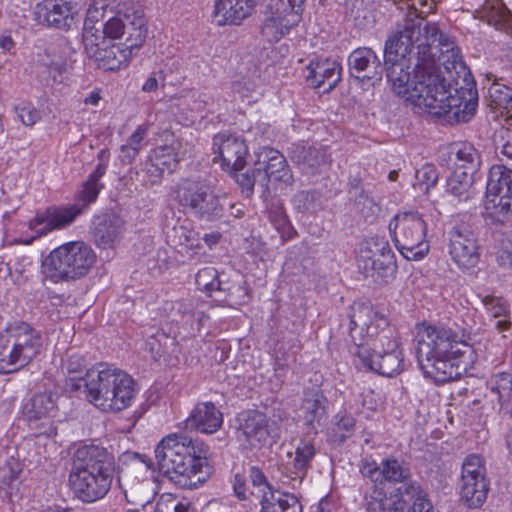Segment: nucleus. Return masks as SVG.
<instances>
[{
  "instance_id": "obj_1",
  "label": "nucleus",
  "mask_w": 512,
  "mask_h": 512,
  "mask_svg": "<svg viewBox=\"0 0 512 512\" xmlns=\"http://www.w3.org/2000/svg\"><path fill=\"white\" fill-rule=\"evenodd\" d=\"M467 67L455 42L417 46L415 75L405 100L434 117L467 122L478 107L476 89L460 85L466 81Z\"/></svg>"
},
{
  "instance_id": "obj_2",
  "label": "nucleus",
  "mask_w": 512,
  "mask_h": 512,
  "mask_svg": "<svg viewBox=\"0 0 512 512\" xmlns=\"http://www.w3.org/2000/svg\"><path fill=\"white\" fill-rule=\"evenodd\" d=\"M416 355L426 378L442 384L461 377L472 362V347L452 329L422 324L418 327Z\"/></svg>"
},
{
  "instance_id": "obj_3",
  "label": "nucleus",
  "mask_w": 512,
  "mask_h": 512,
  "mask_svg": "<svg viewBox=\"0 0 512 512\" xmlns=\"http://www.w3.org/2000/svg\"><path fill=\"white\" fill-rule=\"evenodd\" d=\"M207 454L203 442L178 433L165 436L155 448L159 470L183 489H196L207 481L211 474Z\"/></svg>"
},
{
  "instance_id": "obj_4",
  "label": "nucleus",
  "mask_w": 512,
  "mask_h": 512,
  "mask_svg": "<svg viewBox=\"0 0 512 512\" xmlns=\"http://www.w3.org/2000/svg\"><path fill=\"white\" fill-rule=\"evenodd\" d=\"M115 479V460L106 448L84 445L76 449L69 472V486L83 503L103 499Z\"/></svg>"
},
{
  "instance_id": "obj_5",
  "label": "nucleus",
  "mask_w": 512,
  "mask_h": 512,
  "mask_svg": "<svg viewBox=\"0 0 512 512\" xmlns=\"http://www.w3.org/2000/svg\"><path fill=\"white\" fill-rule=\"evenodd\" d=\"M87 400L103 412H119L131 406L136 383L126 372L107 364L86 371Z\"/></svg>"
},
{
  "instance_id": "obj_6",
  "label": "nucleus",
  "mask_w": 512,
  "mask_h": 512,
  "mask_svg": "<svg viewBox=\"0 0 512 512\" xmlns=\"http://www.w3.org/2000/svg\"><path fill=\"white\" fill-rule=\"evenodd\" d=\"M348 317L352 347L362 343L370 347L372 353L399 349L397 331L383 311L375 309L370 303L356 301L351 305Z\"/></svg>"
},
{
  "instance_id": "obj_7",
  "label": "nucleus",
  "mask_w": 512,
  "mask_h": 512,
  "mask_svg": "<svg viewBox=\"0 0 512 512\" xmlns=\"http://www.w3.org/2000/svg\"><path fill=\"white\" fill-rule=\"evenodd\" d=\"M415 24H406L401 31H395L385 42L384 63L386 77L394 93L403 99L411 88V66L415 72L417 43L414 35L419 32Z\"/></svg>"
},
{
  "instance_id": "obj_8",
  "label": "nucleus",
  "mask_w": 512,
  "mask_h": 512,
  "mask_svg": "<svg viewBox=\"0 0 512 512\" xmlns=\"http://www.w3.org/2000/svg\"><path fill=\"white\" fill-rule=\"evenodd\" d=\"M97 260L92 246L83 240L63 243L43 260L41 273L54 283L84 278Z\"/></svg>"
},
{
  "instance_id": "obj_9",
  "label": "nucleus",
  "mask_w": 512,
  "mask_h": 512,
  "mask_svg": "<svg viewBox=\"0 0 512 512\" xmlns=\"http://www.w3.org/2000/svg\"><path fill=\"white\" fill-rule=\"evenodd\" d=\"M171 197L185 213L200 220L214 221L223 214L221 198L199 180H180L172 187Z\"/></svg>"
},
{
  "instance_id": "obj_10",
  "label": "nucleus",
  "mask_w": 512,
  "mask_h": 512,
  "mask_svg": "<svg viewBox=\"0 0 512 512\" xmlns=\"http://www.w3.org/2000/svg\"><path fill=\"white\" fill-rule=\"evenodd\" d=\"M396 248L408 260H421L429 251L426 241L427 224L417 211L396 214L389 223Z\"/></svg>"
},
{
  "instance_id": "obj_11",
  "label": "nucleus",
  "mask_w": 512,
  "mask_h": 512,
  "mask_svg": "<svg viewBox=\"0 0 512 512\" xmlns=\"http://www.w3.org/2000/svg\"><path fill=\"white\" fill-rule=\"evenodd\" d=\"M485 198L486 220L501 225L512 220V169L504 165L490 168Z\"/></svg>"
},
{
  "instance_id": "obj_12",
  "label": "nucleus",
  "mask_w": 512,
  "mask_h": 512,
  "mask_svg": "<svg viewBox=\"0 0 512 512\" xmlns=\"http://www.w3.org/2000/svg\"><path fill=\"white\" fill-rule=\"evenodd\" d=\"M357 267L366 277L387 281L396 271L394 253L384 237L373 236L360 247Z\"/></svg>"
},
{
  "instance_id": "obj_13",
  "label": "nucleus",
  "mask_w": 512,
  "mask_h": 512,
  "mask_svg": "<svg viewBox=\"0 0 512 512\" xmlns=\"http://www.w3.org/2000/svg\"><path fill=\"white\" fill-rule=\"evenodd\" d=\"M32 334L20 325H9L0 332V374L20 370L29 362Z\"/></svg>"
},
{
  "instance_id": "obj_14",
  "label": "nucleus",
  "mask_w": 512,
  "mask_h": 512,
  "mask_svg": "<svg viewBox=\"0 0 512 512\" xmlns=\"http://www.w3.org/2000/svg\"><path fill=\"white\" fill-rule=\"evenodd\" d=\"M406 6L407 12L403 18V22L397 25L396 31L404 29L406 24L410 22L415 24V29L419 32L415 33L414 39L417 46L441 45L444 42H454L447 35L443 34L436 23L425 22V17L433 11L436 0H400Z\"/></svg>"
},
{
  "instance_id": "obj_15",
  "label": "nucleus",
  "mask_w": 512,
  "mask_h": 512,
  "mask_svg": "<svg viewBox=\"0 0 512 512\" xmlns=\"http://www.w3.org/2000/svg\"><path fill=\"white\" fill-rule=\"evenodd\" d=\"M83 45L87 56L106 71H115L127 66L133 49L136 48L125 44L109 45L102 35H96V32L90 29L84 34Z\"/></svg>"
},
{
  "instance_id": "obj_16",
  "label": "nucleus",
  "mask_w": 512,
  "mask_h": 512,
  "mask_svg": "<svg viewBox=\"0 0 512 512\" xmlns=\"http://www.w3.org/2000/svg\"><path fill=\"white\" fill-rule=\"evenodd\" d=\"M449 254L461 269L475 267L481 257L478 233L469 224H457L449 232Z\"/></svg>"
},
{
  "instance_id": "obj_17",
  "label": "nucleus",
  "mask_w": 512,
  "mask_h": 512,
  "mask_svg": "<svg viewBox=\"0 0 512 512\" xmlns=\"http://www.w3.org/2000/svg\"><path fill=\"white\" fill-rule=\"evenodd\" d=\"M102 33L104 39H118L126 35L124 44L139 48L147 34L146 19L141 10H133L131 13L118 12L105 22Z\"/></svg>"
},
{
  "instance_id": "obj_18",
  "label": "nucleus",
  "mask_w": 512,
  "mask_h": 512,
  "mask_svg": "<svg viewBox=\"0 0 512 512\" xmlns=\"http://www.w3.org/2000/svg\"><path fill=\"white\" fill-rule=\"evenodd\" d=\"M212 150L215 155L213 162H219L227 173L245 168L249 152L241 136L227 131L219 132L213 137Z\"/></svg>"
},
{
  "instance_id": "obj_19",
  "label": "nucleus",
  "mask_w": 512,
  "mask_h": 512,
  "mask_svg": "<svg viewBox=\"0 0 512 512\" xmlns=\"http://www.w3.org/2000/svg\"><path fill=\"white\" fill-rule=\"evenodd\" d=\"M350 352L362 367L385 377H393L403 370V354L399 349L385 350L382 353H372L371 348L357 343Z\"/></svg>"
},
{
  "instance_id": "obj_20",
  "label": "nucleus",
  "mask_w": 512,
  "mask_h": 512,
  "mask_svg": "<svg viewBox=\"0 0 512 512\" xmlns=\"http://www.w3.org/2000/svg\"><path fill=\"white\" fill-rule=\"evenodd\" d=\"M349 73L357 80L379 82L383 75V64L374 50L360 47L348 57Z\"/></svg>"
},
{
  "instance_id": "obj_21",
  "label": "nucleus",
  "mask_w": 512,
  "mask_h": 512,
  "mask_svg": "<svg viewBox=\"0 0 512 512\" xmlns=\"http://www.w3.org/2000/svg\"><path fill=\"white\" fill-rule=\"evenodd\" d=\"M258 176H261V183L278 182L284 185H291L293 175L285 157L273 148H264L259 155Z\"/></svg>"
},
{
  "instance_id": "obj_22",
  "label": "nucleus",
  "mask_w": 512,
  "mask_h": 512,
  "mask_svg": "<svg viewBox=\"0 0 512 512\" xmlns=\"http://www.w3.org/2000/svg\"><path fill=\"white\" fill-rule=\"evenodd\" d=\"M180 159L172 146H159L151 151L142 172L147 176L146 185L158 184L165 173H172Z\"/></svg>"
},
{
  "instance_id": "obj_23",
  "label": "nucleus",
  "mask_w": 512,
  "mask_h": 512,
  "mask_svg": "<svg viewBox=\"0 0 512 512\" xmlns=\"http://www.w3.org/2000/svg\"><path fill=\"white\" fill-rule=\"evenodd\" d=\"M34 15L40 24L58 29H70L74 24L72 7L63 0H44L38 3Z\"/></svg>"
},
{
  "instance_id": "obj_24",
  "label": "nucleus",
  "mask_w": 512,
  "mask_h": 512,
  "mask_svg": "<svg viewBox=\"0 0 512 512\" xmlns=\"http://www.w3.org/2000/svg\"><path fill=\"white\" fill-rule=\"evenodd\" d=\"M239 420V432L253 447L266 444L273 436L269 419L262 412L255 410L243 412Z\"/></svg>"
},
{
  "instance_id": "obj_25",
  "label": "nucleus",
  "mask_w": 512,
  "mask_h": 512,
  "mask_svg": "<svg viewBox=\"0 0 512 512\" xmlns=\"http://www.w3.org/2000/svg\"><path fill=\"white\" fill-rule=\"evenodd\" d=\"M222 424V412L210 401L197 403L185 420L186 428L205 434L217 432Z\"/></svg>"
},
{
  "instance_id": "obj_26",
  "label": "nucleus",
  "mask_w": 512,
  "mask_h": 512,
  "mask_svg": "<svg viewBox=\"0 0 512 512\" xmlns=\"http://www.w3.org/2000/svg\"><path fill=\"white\" fill-rule=\"evenodd\" d=\"M258 0H216L212 14L218 26L238 25L251 15Z\"/></svg>"
},
{
  "instance_id": "obj_27",
  "label": "nucleus",
  "mask_w": 512,
  "mask_h": 512,
  "mask_svg": "<svg viewBox=\"0 0 512 512\" xmlns=\"http://www.w3.org/2000/svg\"><path fill=\"white\" fill-rule=\"evenodd\" d=\"M93 238L100 248H112L122 237L124 221L116 214L96 217L93 222Z\"/></svg>"
},
{
  "instance_id": "obj_28",
  "label": "nucleus",
  "mask_w": 512,
  "mask_h": 512,
  "mask_svg": "<svg viewBox=\"0 0 512 512\" xmlns=\"http://www.w3.org/2000/svg\"><path fill=\"white\" fill-rule=\"evenodd\" d=\"M306 80L315 88L328 85L332 90L341 79V66L335 60L316 59L307 66Z\"/></svg>"
},
{
  "instance_id": "obj_29",
  "label": "nucleus",
  "mask_w": 512,
  "mask_h": 512,
  "mask_svg": "<svg viewBox=\"0 0 512 512\" xmlns=\"http://www.w3.org/2000/svg\"><path fill=\"white\" fill-rule=\"evenodd\" d=\"M260 503L261 512H302V505L294 494L276 489L264 491Z\"/></svg>"
},
{
  "instance_id": "obj_30",
  "label": "nucleus",
  "mask_w": 512,
  "mask_h": 512,
  "mask_svg": "<svg viewBox=\"0 0 512 512\" xmlns=\"http://www.w3.org/2000/svg\"><path fill=\"white\" fill-rule=\"evenodd\" d=\"M129 475H120L117 479L126 501L134 506L145 507L153 499L150 481H135Z\"/></svg>"
},
{
  "instance_id": "obj_31",
  "label": "nucleus",
  "mask_w": 512,
  "mask_h": 512,
  "mask_svg": "<svg viewBox=\"0 0 512 512\" xmlns=\"http://www.w3.org/2000/svg\"><path fill=\"white\" fill-rule=\"evenodd\" d=\"M488 491L489 483L486 477H461V499L469 508L481 507L487 499Z\"/></svg>"
},
{
  "instance_id": "obj_32",
  "label": "nucleus",
  "mask_w": 512,
  "mask_h": 512,
  "mask_svg": "<svg viewBox=\"0 0 512 512\" xmlns=\"http://www.w3.org/2000/svg\"><path fill=\"white\" fill-rule=\"evenodd\" d=\"M476 176L454 170L446 181V192L460 202L468 201L476 195L474 183Z\"/></svg>"
},
{
  "instance_id": "obj_33",
  "label": "nucleus",
  "mask_w": 512,
  "mask_h": 512,
  "mask_svg": "<svg viewBox=\"0 0 512 512\" xmlns=\"http://www.w3.org/2000/svg\"><path fill=\"white\" fill-rule=\"evenodd\" d=\"M454 170L476 176L482 164L480 152L470 143L456 144L453 148Z\"/></svg>"
},
{
  "instance_id": "obj_34",
  "label": "nucleus",
  "mask_w": 512,
  "mask_h": 512,
  "mask_svg": "<svg viewBox=\"0 0 512 512\" xmlns=\"http://www.w3.org/2000/svg\"><path fill=\"white\" fill-rule=\"evenodd\" d=\"M44 220L51 223L55 230H62L72 225L83 214L77 205H61L48 207L44 212ZM43 218H41V221Z\"/></svg>"
},
{
  "instance_id": "obj_35",
  "label": "nucleus",
  "mask_w": 512,
  "mask_h": 512,
  "mask_svg": "<svg viewBox=\"0 0 512 512\" xmlns=\"http://www.w3.org/2000/svg\"><path fill=\"white\" fill-rule=\"evenodd\" d=\"M481 302L484 305L486 312L494 319H497L495 322V328L499 332L507 331L511 328V320H510V308L503 298L494 296V295H484L481 296Z\"/></svg>"
},
{
  "instance_id": "obj_36",
  "label": "nucleus",
  "mask_w": 512,
  "mask_h": 512,
  "mask_svg": "<svg viewBox=\"0 0 512 512\" xmlns=\"http://www.w3.org/2000/svg\"><path fill=\"white\" fill-rule=\"evenodd\" d=\"M406 484L400 485L393 491L384 494L379 499H373L369 502L371 512H406L408 500L405 494Z\"/></svg>"
},
{
  "instance_id": "obj_37",
  "label": "nucleus",
  "mask_w": 512,
  "mask_h": 512,
  "mask_svg": "<svg viewBox=\"0 0 512 512\" xmlns=\"http://www.w3.org/2000/svg\"><path fill=\"white\" fill-rule=\"evenodd\" d=\"M280 481L292 489L301 486L303 480L308 474V469L298 462L292 452H288L286 459L279 465Z\"/></svg>"
},
{
  "instance_id": "obj_38",
  "label": "nucleus",
  "mask_w": 512,
  "mask_h": 512,
  "mask_svg": "<svg viewBox=\"0 0 512 512\" xmlns=\"http://www.w3.org/2000/svg\"><path fill=\"white\" fill-rule=\"evenodd\" d=\"M491 391L497 395L500 413L512 415V376L506 372L495 374L491 380Z\"/></svg>"
},
{
  "instance_id": "obj_39",
  "label": "nucleus",
  "mask_w": 512,
  "mask_h": 512,
  "mask_svg": "<svg viewBox=\"0 0 512 512\" xmlns=\"http://www.w3.org/2000/svg\"><path fill=\"white\" fill-rule=\"evenodd\" d=\"M293 159L307 174L316 173L327 163L325 154L315 147L297 146L293 151Z\"/></svg>"
},
{
  "instance_id": "obj_40",
  "label": "nucleus",
  "mask_w": 512,
  "mask_h": 512,
  "mask_svg": "<svg viewBox=\"0 0 512 512\" xmlns=\"http://www.w3.org/2000/svg\"><path fill=\"white\" fill-rule=\"evenodd\" d=\"M480 17L496 29H503L510 25L512 14L501 0L486 1L479 11Z\"/></svg>"
},
{
  "instance_id": "obj_41",
  "label": "nucleus",
  "mask_w": 512,
  "mask_h": 512,
  "mask_svg": "<svg viewBox=\"0 0 512 512\" xmlns=\"http://www.w3.org/2000/svg\"><path fill=\"white\" fill-rule=\"evenodd\" d=\"M153 461L144 454L130 453L126 455L125 468L121 475H129L135 481H150L149 473L153 469Z\"/></svg>"
},
{
  "instance_id": "obj_42",
  "label": "nucleus",
  "mask_w": 512,
  "mask_h": 512,
  "mask_svg": "<svg viewBox=\"0 0 512 512\" xmlns=\"http://www.w3.org/2000/svg\"><path fill=\"white\" fill-rule=\"evenodd\" d=\"M268 219L274 228L278 231L283 240H289L294 237L296 230L290 223L284 206L280 200L270 203L267 209Z\"/></svg>"
},
{
  "instance_id": "obj_43",
  "label": "nucleus",
  "mask_w": 512,
  "mask_h": 512,
  "mask_svg": "<svg viewBox=\"0 0 512 512\" xmlns=\"http://www.w3.org/2000/svg\"><path fill=\"white\" fill-rule=\"evenodd\" d=\"M383 482H396L401 485L417 483L411 480V471L408 464L395 458L382 461Z\"/></svg>"
},
{
  "instance_id": "obj_44",
  "label": "nucleus",
  "mask_w": 512,
  "mask_h": 512,
  "mask_svg": "<svg viewBox=\"0 0 512 512\" xmlns=\"http://www.w3.org/2000/svg\"><path fill=\"white\" fill-rule=\"evenodd\" d=\"M408 504L406 512H434L427 494L418 483H408L405 488Z\"/></svg>"
},
{
  "instance_id": "obj_45",
  "label": "nucleus",
  "mask_w": 512,
  "mask_h": 512,
  "mask_svg": "<svg viewBox=\"0 0 512 512\" xmlns=\"http://www.w3.org/2000/svg\"><path fill=\"white\" fill-rule=\"evenodd\" d=\"M296 24H288L287 16L270 11V16L267 17L262 24V34L269 41H277Z\"/></svg>"
},
{
  "instance_id": "obj_46",
  "label": "nucleus",
  "mask_w": 512,
  "mask_h": 512,
  "mask_svg": "<svg viewBox=\"0 0 512 512\" xmlns=\"http://www.w3.org/2000/svg\"><path fill=\"white\" fill-rule=\"evenodd\" d=\"M305 0H269L268 8L273 13L287 16L288 24H298Z\"/></svg>"
},
{
  "instance_id": "obj_47",
  "label": "nucleus",
  "mask_w": 512,
  "mask_h": 512,
  "mask_svg": "<svg viewBox=\"0 0 512 512\" xmlns=\"http://www.w3.org/2000/svg\"><path fill=\"white\" fill-rule=\"evenodd\" d=\"M301 410L304 415L305 421L309 425L320 423L325 417V399L318 393L312 394L311 397H306L303 400Z\"/></svg>"
},
{
  "instance_id": "obj_48",
  "label": "nucleus",
  "mask_w": 512,
  "mask_h": 512,
  "mask_svg": "<svg viewBox=\"0 0 512 512\" xmlns=\"http://www.w3.org/2000/svg\"><path fill=\"white\" fill-rule=\"evenodd\" d=\"M487 80H492L488 87V98L490 104L497 108H505L509 103L508 100L512 96V88L505 84L499 83L494 75H488Z\"/></svg>"
},
{
  "instance_id": "obj_49",
  "label": "nucleus",
  "mask_w": 512,
  "mask_h": 512,
  "mask_svg": "<svg viewBox=\"0 0 512 512\" xmlns=\"http://www.w3.org/2000/svg\"><path fill=\"white\" fill-rule=\"evenodd\" d=\"M168 238L174 245L187 248H197L200 245L198 233L184 225L173 227Z\"/></svg>"
},
{
  "instance_id": "obj_50",
  "label": "nucleus",
  "mask_w": 512,
  "mask_h": 512,
  "mask_svg": "<svg viewBox=\"0 0 512 512\" xmlns=\"http://www.w3.org/2000/svg\"><path fill=\"white\" fill-rule=\"evenodd\" d=\"M438 171L432 164H425L415 172L414 187L424 193H428L430 189L435 187L438 181Z\"/></svg>"
},
{
  "instance_id": "obj_51",
  "label": "nucleus",
  "mask_w": 512,
  "mask_h": 512,
  "mask_svg": "<svg viewBox=\"0 0 512 512\" xmlns=\"http://www.w3.org/2000/svg\"><path fill=\"white\" fill-rule=\"evenodd\" d=\"M9 223L6 227V238L11 244L30 245L32 243V219L26 222L15 224V227Z\"/></svg>"
},
{
  "instance_id": "obj_52",
  "label": "nucleus",
  "mask_w": 512,
  "mask_h": 512,
  "mask_svg": "<svg viewBox=\"0 0 512 512\" xmlns=\"http://www.w3.org/2000/svg\"><path fill=\"white\" fill-rule=\"evenodd\" d=\"M103 188L104 185L91 184L85 181L75 194L74 204L80 207L81 211L85 213L88 207L97 200Z\"/></svg>"
},
{
  "instance_id": "obj_53",
  "label": "nucleus",
  "mask_w": 512,
  "mask_h": 512,
  "mask_svg": "<svg viewBox=\"0 0 512 512\" xmlns=\"http://www.w3.org/2000/svg\"><path fill=\"white\" fill-rule=\"evenodd\" d=\"M38 62L41 66L47 68L54 81H57V76H60L66 68L65 61L61 56L54 53V49H49L44 55H39Z\"/></svg>"
},
{
  "instance_id": "obj_54",
  "label": "nucleus",
  "mask_w": 512,
  "mask_h": 512,
  "mask_svg": "<svg viewBox=\"0 0 512 512\" xmlns=\"http://www.w3.org/2000/svg\"><path fill=\"white\" fill-rule=\"evenodd\" d=\"M195 282L199 290L204 292H213L220 290V281L215 268L207 267L198 271Z\"/></svg>"
},
{
  "instance_id": "obj_55",
  "label": "nucleus",
  "mask_w": 512,
  "mask_h": 512,
  "mask_svg": "<svg viewBox=\"0 0 512 512\" xmlns=\"http://www.w3.org/2000/svg\"><path fill=\"white\" fill-rule=\"evenodd\" d=\"M486 469L483 464L482 458L478 455L472 454L465 458L462 464L461 477H486Z\"/></svg>"
},
{
  "instance_id": "obj_56",
  "label": "nucleus",
  "mask_w": 512,
  "mask_h": 512,
  "mask_svg": "<svg viewBox=\"0 0 512 512\" xmlns=\"http://www.w3.org/2000/svg\"><path fill=\"white\" fill-rule=\"evenodd\" d=\"M359 471L363 477L370 479L374 484L383 483L382 463L379 465L372 458H363Z\"/></svg>"
},
{
  "instance_id": "obj_57",
  "label": "nucleus",
  "mask_w": 512,
  "mask_h": 512,
  "mask_svg": "<svg viewBox=\"0 0 512 512\" xmlns=\"http://www.w3.org/2000/svg\"><path fill=\"white\" fill-rule=\"evenodd\" d=\"M315 454L316 449L314 444L309 440H301L297 444L295 452L293 453L298 462L302 463L308 470L311 467V462L314 459Z\"/></svg>"
},
{
  "instance_id": "obj_58",
  "label": "nucleus",
  "mask_w": 512,
  "mask_h": 512,
  "mask_svg": "<svg viewBox=\"0 0 512 512\" xmlns=\"http://www.w3.org/2000/svg\"><path fill=\"white\" fill-rule=\"evenodd\" d=\"M55 408V401L51 393L34 396V419L48 415Z\"/></svg>"
},
{
  "instance_id": "obj_59",
  "label": "nucleus",
  "mask_w": 512,
  "mask_h": 512,
  "mask_svg": "<svg viewBox=\"0 0 512 512\" xmlns=\"http://www.w3.org/2000/svg\"><path fill=\"white\" fill-rule=\"evenodd\" d=\"M242 170L243 169L232 171L230 174L243 189L251 192L255 183L261 182V176H258V166L256 165L252 173H249L248 171L242 172Z\"/></svg>"
},
{
  "instance_id": "obj_60",
  "label": "nucleus",
  "mask_w": 512,
  "mask_h": 512,
  "mask_svg": "<svg viewBox=\"0 0 512 512\" xmlns=\"http://www.w3.org/2000/svg\"><path fill=\"white\" fill-rule=\"evenodd\" d=\"M496 261L503 269L512 267V238L506 237L501 240L500 247L496 254Z\"/></svg>"
},
{
  "instance_id": "obj_61",
  "label": "nucleus",
  "mask_w": 512,
  "mask_h": 512,
  "mask_svg": "<svg viewBox=\"0 0 512 512\" xmlns=\"http://www.w3.org/2000/svg\"><path fill=\"white\" fill-rule=\"evenodd\" d=\"M355 430V419L348 414H337L336 416V432L341 440L350 437Z\"/></svg>"
},
{
  "instance_id": "obj_62",
  "label": "nucleus",
  "mask_w": 512,
  "mask_h": 512,
  "mask_svg": "<svg viewBox=\"0 0 512 512\" xmlns=\"http://www.w3.org/2000/svg\"><path fill=\"white\" fill-rule=\"evenodd\" d=\"M317 195L315 191H300L294 195L293 204L301 212L314 210V201Z\"/></svg>"
},
{
  "instance_id": "obj_63",
  "label": "nucleus",
  "mask_w": 512,
  "mask_h": 512,
  "mask_svg": "<svg viewBox=\"0 0 512 512\" xmlns=\"http://www.w3.org/2000/svg\"><path fill=\"white\" fill-rule=\"evenodd\" d=\"M190 507V503L187 501H178L169 500L166 503H159L156 507L155 512H188Z\"/></svg>"
},
{
  "instance_id": "obj_64",
  "label": "nucleus",
  "mask_w": 512,
  "mask_h": 512,
  "mask_svg": "<svg viewBox=\"0 0 512 512\" xmlns=\"http://www.w3.org/2000/svg\"><path fill=\"white\" fill-rule=\"evenodd\" d=\"M497 156L502 165L512 169V140H508L500 148H497Z\"/></svg>"
}]
</instances>
